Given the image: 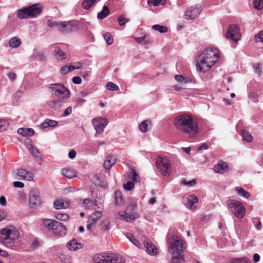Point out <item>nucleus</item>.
Instances as JSON below:
<instances>
[{
    "mask_svg": "<svg viewBox=\"0 0 263 263\" xmlns=\"http://www.w3.org/2000/svg\"><path fill=\"white\" fill-rule=\"evenodd\" d=\"M7 217V213L4 210H0V222Z\"/></svg>",
    "mask_w": 263,
    "mask_h": 263,
    "instance_id": "nucleus-59",
    "label": "nucleus"
},
{
    "mask_svg": "<svg viewBox=\"0 0 263 263\" xmlns=\"http://www.w3.org/2000/svg\"><path fill=\"white\" fill-rule=\"evenodd\" d=\"M44 224L52 233L56 235H62L66 233V229L61 223L55 220L46 219Z\"/></svg>",
    "mask_w": 263,
    "mask_h": 263,
    "instance_id": "nucleus-6",
    "label": "nucleus"
},
{
    "mask_svg": "<svg viewBox=\"0 0 263 263\" xmlns=\"http://www.w3.org/2000/svg\"><path fill=\"white\" fill-rule=\"evenodd\" d=\"M72 112V108L71 107L69 106L64 111L63 117H67L68 115H69Z\"/></svg>",
    "mask_w": 263,
    "mask_h": 263,
    "instance_id": "nucleus-58",
    "label": "nucleus"
},
{
    "mask_svg": "<svg viewBox=\"0 0 263 263\" xmlns=\"http://www.w3.org/2000/svg\"><path fill=\"white\" fill-rule=\"evenodd\" d=\"M175 79L176 81L180 83L186 82L185 78L182 75L175 76Z\"/></svg>",
    "mask_w": 263,
    "mask_h": 263,
    "instance_id": "nucleus-55",
    "label": "nucleus"
},
{
    "mask_svg": "<svg viewBox=\"0 0 263 263\" xmlns=\"http://www.w3.org/2000/svg\"><path fill=\"white\" fill-rule=\"evenodd\" d=\"M118 23L120 26L124 25L126 23L128 22V20L125 18L123 16H121L118 18Z\"/></svg>",
    "mask_w": 263,
    "mask_h": 263,
    "instance_id": "nucleus-54",
    "label": "nucleus"
},
{
    "mask_svg": "<svg viewBox=\"0 0 263 263\" xmlns=\"http://www.w3.org/2000/svg\"><path fill=\"white\" fill-rule=\"evenodd\" d=\"M144 246L146 249V252L150 255H156L158 253V249L156 246L149 241L144 242Z\"/></svg>",
    "mask_w": 263,
    "mask_h": 263,
    "instance_id": "nucleus-18",
    "label": "nucleus"
},
{
    "mask_svg": "<svg viewBox=\"0 0 263 263\" xmlns=\"http://www.w3.org/2000/svg\"><path fill=\"white\" fill-rule=\"evenodd\" d=\"M134 186V184L132 181H128L123 185L124 189L126 191L131 190Z\"/></svg>",
    "mask_w": 263,
    "mask_h": 263,
    "instance_id": "nucleus-51",
    "label": "nucleus"
},
{
    "mask_svg": "<svg viewBox=\"0 0 263 263\" xmlns=\"http://www.w3.org/2000/svg\"><path fill=\"white\" fill-rule=\"evenodd\" d=\"M47 24L50 27H57L58 29H59L60 23L56 21L49 20L47 22Z\"/></svg>",
    "mask_w": 263,
    "mask_h": 263,
    "instance_id": "nucleus-53",
    "label": "nucleus"
},
{
    "mask_svg": "<svg viewBox=\"0 0 263 263\" xmlns=\"http://www.w3.org/2000/svg\"><path fill=\"white\" fill-rule=\"evenodd\" d=\"M27 147L28 151L34 157L39 160H41L42 159L41 154L36 147L32 145V144H28L27 146Z\"/></svg>",
    "mask_w": 263,
    "mask_h": 263,
    "instance_id": "nucleus-23",
    "label": "nucleus"
},
{
    "mask_svg": "<svg viewBox=\"0 0 263 263\" xmlns=\"http://www.w3.org/2000/svg\"><path fill=\"white\" fill-rule=\"evenodd\" d=\"M41 12V9L37 5H33L29 7L18 10L17 15L21 19L33 18Z\"/></svg>",
    "mask_w": 263,
    "mask_h": 263,
    "instance_id": "nucleus-9",
    "label": "nucleus"
},
{
    "mask_svg": "<svg viewBox=\"0 0 263 263\" xmlns=\"http://www.w3.org/2000/svg\"><path fill=\"white\" fill-rule=\"evenodd\" d=\"M187 202L186 203V206L188 209H190L192 210H194L196 209L197 206L196 204L198 201V197L193 194L189 195L187 197Z\"/></svg>",
    "mask_w": 263,
    "mask_h": 263,
    "instance_id": "nucleus-17",
    "label": "nucleus"
},
{
    "mask_svg": "<svg viewBox=\"0 0 263 263\" xmlns=\"http://www.w3.org/2000/svg\"><path fill=\"white\" fill-rule=\"evenodd\" d=\"M128 177L129 179H132L133 181L137 182L140 181V177L138 174L136 173L135 170L133 169L130 171Z\"/></svg>",
    "mask_w": 263,
    "mask_h": 263,
    "instance_id": "nucleus-37",
    "label": "nucleus"
},
{
    "mask_svg": "<svg viewBox=\"0 0 263 263\" xmlns=\"http://www.w3.org/2000/svg\"><path fill=\"white\" fill-rule=\"evenodd\" d=\"M254 68L256 73L258 74L259 75L261 74V67L260 64H255L254 66Z\"/></svg>",
    "mask_w": 263,
    "mask_h": 263,
    "instance_id": "nucleus-57",
    "label": "nucleus"
},
{
    "mask_svg": "<svg viewBox=\"0 0 263 263\" xmlns=\"http://www.w3.org/2000/svg\"><path fill=\"white\" fill-rule=\"evenodd\" d=\"M174 122L176 128L189 138H195L199 133L197 121L191 114L179 115L175 118Z\"/></svg>",
    "mask_w": 263,
    "mask_h": 263,
    "instance_id": "nucleus-1",
    "label": "nucleus"
},
{
    "mask_svg": "<svg viewBox=\"0 0 263 263\" xmlns=\"http://www.w3.org/2000/svg\"><path fill=\"white\" fill-rule=\"evenodd\" d=\"M13 186L15 187L23 188L24 186V184L21 181H14Z\"/></svg>",
    "mask_w": 263,
    "mask_h": 263,
    "instance_id": "nucleus-60",
    "label": "nucleus"
},
{
    "mask_svg": "<svg viewBox=\"0 0 263 263\" xmlns=\"http://www.w3.org/2000/svg\"><path fill=\"white\" fill-rule=\"evenodd\" d=\"M157 171L164 176H168L172 173L170 160L166 157H158L156 161Z\"/></svg>",
    "mask_w": 263,
    "mask_h": 263,
    "instance_id": "nucleus-5",
    "label": "nucleus"
},
{
    "mask_svg": "<svg viewBox=\"0 0 263 263\" xmlns=\"http://www.w3.org/2000/svg\"><path fill=\"white\" fill-rule=\"evenodd\" d=\"M48 128H53L58 125V122L50 119L46 120Z\"/></svg>",
    "mask_w": 263,
    "mask_h": 263,
    "instance_id": "nucleus-52",
    "label": "nucleus"
},
{
    "mask_svg": "<svg viewBox=\"0 0 263 263\" xmlns=\"http://www.w3.org/2000/svg\"><path fill=\"white\" fill-rule=\"evenodd\" d=\"M152 28L160 33H165L167 31V28L164 26H160L159 25H155L152 26Z\"/></svg>",
    "mask_w": 263,
    "mask_h": 263,
    "instance_id": "nucleus-38",
    "label": "nucleus"
},
{
    "mask_svg": "<svg viewBox=\"0 0 263 263\" xmlns=\"http://www.w3.org/2000/svg\"><path fill=\"white\" fill-rule=\"evenodd\" d=\"M228 170L227 163L222 160L218 161V163L214 166V170L217 173L222 174Z\"/></svg>",
    "mask_w": 263,
    "mask_h": 263,
    "instance_id": "nucleus-19",
    "label": "nucleus"
},
{
    "mask_svg": "<svg viewBox=\"0 0 263 263\" xmlns=\"http://www.w3.org/2000/svg\"><path fill=\"white\" fill-rule=\"evenodd\" d=\"M255 8L260 10L263 8V0H252Z\"/></svg>",
    "mask_w": 263,
    "mask_h": 263,
    "instance_id": "nucleus-44",
    "label": "nucleus"
},
{
    "mask_svg": "<svg viewBox=\"0 0 263 263\" xmlns=\"http://www.w3.org/2000/svg\"><path fill=\"white\" fill-rule=\"evenodd\" d=\"M77 26L76 21H64L60 23L58 31L61 32L68 33L72 31Z\"/></svg>",
    "mask_w": 263,
    "mask_h": 263,
    "instance_id": "nucleus-12",
    "label": "nucleus"
},
{
    "mask_svg": "<svg viewBox=\"0 0 263 263\" xmlns=\"http://www.w3.org/2000/svg\"><path fill=\"white\" fill-rule=\"evenodd\" d=\"M20 236L19 230L14 225H7L0 229V243L6 247L12 246Z\"/></svg>",
    "mask_w": 263,
    "mask_h": 263,
    "instance_id": "nucleus-4",
    "label": "nucleus"
},
{
    "mask_svg": "<svg viewBox=\"0 0 263 263\" xmlns=\"http://www.w3.org/2000/svg\"><path fill=\"white\" fill-rule=\"evenodd\" d=\"M127 238L132 242L134 245L138 248L141 247V243L135 238L134 235L131 233H127L126 235Z\"/></svg>",
    "mask_w": 263,
    "mask_h": 263,
    "instance_id": "nucleus-33",
    "label": "nucleus"
},
{
    "mask_svg": "<svg viewBox=\"0 0 263 263\" xmlns=\"http://www.w3.org/2000/svg\"><path fill=\"white\" fill-rule=\"evenodd\" d=\"M219 58L218 50L212 48L206 49L199 57V61L196 64L197 70L203 72L209 71L218 61Z\"/></svg>",
    "mask_w": 263,
    "mask_h": 263,
    "instance_id": "nucleus-3",
    "label": "nucleus"
},
{
    "mask_svg": "<svg viewBox=\"0 0 263 263\" xmlns=\"http://www.w3.org/2000/svg\"><path fill=\"white\" fill-rule=\"evenodd\" d=\"M29 203L32 207L39 206L41 204V199L39 192L35 189L32 190L29 195Z\"/></svg>",
    "mask_w": 263,
    "mask_h": 263,
    "instance_id": "nucleus-13",
    "label": "nucleus"
},
{
    "mask_svg": "<svg viewBox=\"0 0 263 263\" xmlns=\"http://www.w3.org/2000/svg\"><path fill=\"white\" fill-rule=\"evenodd\" d=\"M61 101L58 98L53 100L49 101L47 102V106L52 109H55L60 106Z\"/></svg>",
    "mask_w": 263,
    "mask_h": 263,
    "instance_id": "nucleus-29",
    "label": "nucleus"
},
{
    "mask_svg": "<svg viewBox=\"0 0 263 263\" xmlns=\"http://www.w3.org/2000/svg\"><path fill=\"white\" fill-rule=\"evenodd\" d=\"M16 175L18 179L31 181L33 179V174L24 169H18L16 170Z\"/></svg>",
    "mask_w": 263,
    "mask_h": 263,
    "instance_id": "nucleus-15",
    "label": "nucleus"
},
{
    "mask_svg": "<svg viewBox=\"0 0 263 263\" xmlns=\"http://www.w3.org/2000/svg\"><path fill=\"white\" fill-rule=\"evenodd\" d=\"M62 174L67 178H72L76 176L74 170L71 168H64L62 170Z\"/></svg>",
    "mask_w": 263,
    "mask_h": 263,
    "instance_id": "nucleus-25",
    "label": "nucleus"
},
{
    "mask_svg": "<svg viewBox=\"0 0 263 263\" xmlns=\"http://www.w3.org/2000/svg\"><path fill=\"white\" fill-rule=\"evenodd\" d=\"M149 123V121L145 120L142 122L139 126L140 130L142 133H146L148 131V126Z\"/></svg>",
    "mask_w": 263,
    "mask_h": 263,
    "instance_id": "nucleus-35",
    "label": "nucleus"
},
{
    "mask_svg": "<svg viewBox=\"0 0 263 263\" xmlns=\"http://www.w3.org/2000/svg\"><path fill=\"white\" fill-rule=\"evenodd\" d=\"M108 253L97 254L95 255L93 260L95 263H107Z\"/></svg>",
    "mask_w": 263,
    "mask_h": 263,
    "instance_id": "nucleus-22",
    "label": "nucleus"
},
{
    "mask_svg": "<svg viewBox=\"0 0 263 263\" xmlns=\"http://www.w3.org/2000/svg\"><path fill=\"white\" fill-rule=\"evenodd\" d=\"M9 45L12 48L18 47L21 44V41L17 37H13L10 40L9 42Z\"/></svg>",
    "mask_w": 263,
    "mask_h": 263,
    "instance_id": "nucleus-36",
    "label": "nucleus"
},
{
    "mask_svg": "<svg viewBox=\"0 0 263 263\" xmlns=\"http://www.w3.org/2000/svg\"><path fill=\"white\" fill-rule=\"evenodd\" d=\"M107 263H124V259L120 255L108 253Z\"/></svg>",
    "mask_w": 263,
    "mask_h": 263,
    "instance_id": "nucleus-21",
    "label": "nucleus"
},
{
    "mask_svg": "<svg viewBox=\"0 0 263 263\" xmlns=\"http://www.w3.org/2000/svg\"><path fill=\"white\" fill-rule=\"evenodd\" d=\"M167 244L168 253L172 255L171 263H180L184 250L183 240L178 235H169L167 237Z\"/></svg>",
    "mask_w": 263,
    "mask_h": 263,
    "instance_id": "nucleus-2",
    "label": "nucleus"
},
{
    "mask_svg": "<svg viewBox=\"0 0 263 263\" xmlns=\"http://www.w3.org/2000/svg\"><path fill=\"white\" fill-rule=\"evenodd\" d=\"M67 248L71 251H77L83 247V245L78 242L76 239H72L67 244Z\"/></svg>",
    "mask_w": 263,
    "mask_h": 263,
    "instance_id": "nucleus-20",
    "label": "nucleus"
},
{
    "mask_svg": "<svg viewBox=\"0 0 263 263\" xmlns=\"http://www.w3.org/2000/svg\"><path fill=\"white\" fill-rule=\"evenodd\" d=\"M8 77L11 81H13L16 79V74L13 72H9L8 74Z\"/></svg>",
    "mask_w": 263,
    "mask_h": 263,
    "instance_id": "nucleus-62",
    "label": "nucleus"
},
{
    "mask_svg": "<svg viewBox=\"0 0 263 263\" xmlns=\"http://www.w3.org/2000/svg\"><path fill=\"white\" fill-rule=\"evenodd\" d=\"M255 41L256 43H261L263 44V30L260 31L255 36Z\"/></svg>",
    "mask_w": 263,
    "mask_h": 263,
    "instance_id": "nucleus-47",
    "label": "nucleus"
},
{
    "mask_svg": "<svg viewBox=\"0 0 263 263\" xmlns=\"http://www.w3.org/2000/svg\"><path fill=\"white\" fill-rule=\"evenodd\" d=\"M54 207L56 210H60L66 208L64 203L59 200H56L54 201Z\"/></svg>",
    "mask_w": 263,
    "mask_h": 263,
    "instance_id": "nucleus-46",
    "label": "nucleus"
},
{
    "mask_svg": "<svg viewBox=\"0 0 263 263\" xmlns=\"http://www.w3.org/2000/svg\"><path fill=\"white\" fill-rule=\"evenodd\" d=\"M103 37L108 45H111L112 44L114 40L111 34L109 32L105 33Z\"/></svg>",
    "mask_w": 263,
    "mask_h": 263,
    "instance_id": "nucleus-42",
    "label": "nucleus"
},
{
    "mask_svg": "<svg viewBox=\"0 0 263 263\" xmlns=\"http://www.w3.org/2000/svg\"><path fill=\"white\" fill-rule=\"evenodd\" d=\"M92 201L89 198H86L83 200L82 206L85 209H90V207L92 205Z\"/></svg>",
    "mask_w": 263,
    "mask_h": 263,
    "instance_id": "nucleus-40",
    "label": "nucleus"
},
{
    "mask_svg": "<svg viewBox=\"0 0 263 263\" xmlns=\"http://www.w3.org/2000/svg\"><path fill=\"white\" fill-rule=\"evenodd\" d=\"M101 216L102 213L96 211L90 216L89 220H90V221H92V223H96Z\"/></svg>",
    "mask_w": 263,
    "mask_h": 263,
    "instance_id": "nucleus-31",
    "label": "nucleus"
},
{
    "mask_svg": "<svg viewBox=\"0 0 263 263\" xmlns=\"http://www.w3.org/2000/svg\"><path fill=\"white\" fill-rule=\"evenodd\" d=\"M106 87L108 90H111V91H115V90H119V87L115 83H114L112 82H108L106 84Z\"/></svg>",
    "mask_w": 263,
    "mask_h": 263,
    "instance_id": "nucleus-45",
    "label": "nucleus"
},
{
    "mask_svg": "<svg viewBox=\"0 0 263 263\" xmlns=\"http://www.w3.org/2000/svg\"><path fill=\"white\" fill-rule=\"evenodd\" d=\"M182 183L184 185H186L191 186H193L195 184L196 181L195 180H193L192 181H183Z\"/></svg>",
    "mask_w": 263,
    "mask_h": 263,
    "instance_id": "nucleus-61",
    "label": "nucleus"
},
{
    "mask_svg": "<svg viewBox=\"0 0 263 263\" xmlns=\"http://www.w3.org/2000/svg\"><path fill=\"white\" fill-rule=\"evenodd\" d=\"M49 90L54 93L61 100L67 99L70 97V91L63 85L60 83H53L48 87Z\"/></svg>",
    "mask_w": 263,
    "mask_h": 263,
    "instance_id": "nucleus-7",
    "label": "nucleus"
},
{
    "mask_svg": "<svg viewBox=\"0 0 263 263\" xmlns=\"http://www.w3.org/2000/svg\"><path fill=\"white\" fill-rule=\"evenodd\" d=\"M53 53L54 55H55L59 60H62L66 59L65 53L64 51L61 50L59 47H55Z\"/></svg>",
    "mask_w": 263,
    "mask_h": 263,
    "instance_id": "nucleus-27",
    "label": "nucleus"
},
{
    "mask_svg": "<svg viewBox=\"0 0 263 263\" xmlns=\"http://www.w3.org/2000/svg\"><path fill=\"white\" fill-rule=\"evenodd\" d=\"M0 204L2 206H5L6 204V198L3 196L0 197Z\"/></svg>",
    "mask_w": 263,
    "mask_h": 263,
    "instance_id": "nucleus-64",
    "label": "nucleus"
},
{
    "mask_svg": "<svg viewBox=\"0 0 263 263\" xmlns=\"http://www.w3.org/2000/svg\"><path fill=\"white\" fill-rule=\"evenodd\" d=\"M109 12L108 7L106 6H104L102 11L98 13L97 18L99 20H103L109 15Z\"/></svg>",
    "mask_w": 263,
    "mask_h": 263,
    "instance_id": "nucleus-26",
    "label": "nucleus"
},
{
    "mask_svg": "<svg viewBox=\"0 0 263 263\" xmlns=\"http://www.w3.org/2000/svg\"><path fill=\"white\" fill-rule=\"evenodd\" d=\"M92 122L96 130V136H97V134H100L102 133L104 128L108 124V121L102 118L93 119Z\"/></svg>",
    "mask_w": 263,
    "mask_h": 263,
    "instance_id": "nucleus-14",
    "label": "nucleus"
},
{
    "mask_svg": "<svg viewBox=\"0 0 263 263\" xmlns=\"http://www.w3.org/2000/svg\"><path fill=\"white\" fill-rule=\"evenodd\" d=\"M110 223L107 220L103 221L101 224V229L103 231H107L109 229Z\"/></svg>",
    "mask_w": 263,
    "mask_h": 263,
    "instance_id": "nucleus-50",
    "label": "nucleus"
},
{
    "mask_svg": "<svg viewBox=\"0 0 263 263\" xmlns=\"http://www.w3.org/2000/svg\"><path fill=\"white\" fill-rule=\"evenodd\" d=\"M60 72L62 74H66L70 72L69 64H66L61 68Z\"/></svg>",
    "mask_w": 263,
    "mask_h": 263,
    "instance_id": "nucleus-49",
    "label": "nucleus"
},
{
    "mask_svg": "<svg viewBox=\"0 0 263 263\" xmlns=\"http://www.w3.org/2000/svg\"><path fill=\"white\" fill-rule=\"evenodd\" d=\"M240 36L239 26L235 24L230 25L226 34V37L228 39H231L235 42H237L240 40Z\"/></svg>",
    "mask_w": 263,
    "mask_h": 263,
    "instance_id": "nucleus-10",
    "label": "nucleus"
},
{
    "mask_svg": "<svg viewBox=\"0 0 263 263\" xmlns=\"http://www.w3.org/2000/svg\"><path fill=\"white\" fill-rule=\"evenodd\" d=\"M227 205L231 212L237 218L241 219L246 213V209L239 201L230 199L227 201Z\"/></svg>",
    "mask_w": 263,
    "mask_h": 263,
    "instance_id": "nucleus-8",
    "label": "nucleus"
},
{
    "mask_svg": "<svg viewBox=\"0 0 263 263\" xmlns=\"http://www.w3.org/2000/svg\"><path fill=\"white\" fill-rule=\"evenodd\" d=\"M72 82L74 84H79L82 82V79L79 76L74 77L72 78Z\"/></svg>",
    "mask_w": 263,
    "mask_h": 263,
    "instance_id": "nucleus-56",
    "label": "nucleus"
},
{
    "mask_svg": "<svg viewBox=\"0 0 263 263\" xmlns=\"http://www.w3.org/2000/svg\"><path fill=\"white\" fill-rule=\"evenodd\" d=\"M201 11V6L199 4L192 6L185 10L184 18L186 20L194 19L198 16Z\"/></svg>",
    "mask_w": 263,
    "mask_h": 263,
    "instance_id": "nucleus-11",
    "label": "nucleus"
},
{
    "mask_svg": "<svg viewBox=\"0 0 263 263\" xmlns=\"http://www.w3.org/2000/svg\"><path fill=\"white\" fill-rule=\"evenodd\" d=\"M115 163V159L112 157H108L104 163V166L105 168L109 170Z\"/></svg>",
    "mask_w": 263,
    "mask_h": 263,
    "instance_id": "nucleus-30",
    "label": "nucleus"
},
{
    "mask_svg": "<svg viewBox=\"0 0 263 263\" xmlns=\"http://www.w3.org/2000/svg\"><path fill=\"white\" fill-rule=\"evenodd\" d=\"M76 156V152L74 150H71L69 152L68 156L70 159H73Z\"/></svg>",
    "mask_w": 263,
    "mask_h": 263,
    "instance_id": "nucleus-63",
    "label": "nucleus"
},
{
    "mask_svg": "<svg viewBox=\"0 0 263 263\" xmlns=\"http://www.w3.org/2000/svg\"><path fill=\"white\" fill-rule=\"evenodd\" d=\"M55 217L59 220L63 221H66L69 219V216L65 213H56L55 215Z\"/></svg>",
    "mask_w": 263,
    "mask_h": 263,
    "instance_id": "nucleus-41",
    "label": "nucleus"
},
{
    "mask_svg": "<svg viewBox=\"0 0 263 263\" xmlns=\"http://www.w3.org/2000/svg\"><path fill=\"white\" fill-rule=\"evenodd\" d=\"M8 122L4 119L0 120V131H3L8 127Z\"/></svg>",
    "mask_w": 263,
    "mask_h": 263,
    "instance_id": "nucleus-48",
    "label": "nucleus"
},
{
    "mask_svg": "<svg viewBox=\"0 0 263 263\" xmlns=\"http://www.w3.org/2000/svg\"><path fill=\"white\" fill-rule=\"evenodd\" d=\"M241 135L243 137V140L247 142H250L253 140L252 136L248 132L243 130L241 132Z\"/></svg>",
    "mask_w": 263,
    "mask_h": 263,
    "instance_id": "nucleus-39",
    "label": "nucleus"
},
{
    "mask_svg": "<svg viewBox=\"0 0 263 263\" xmlns=\"http://www.w3.org/2000/svg\"><path fill=\"white\" fill-rule=\"evenodd\" d=\"M70 71L80 69L82 67V64L80 62H73L69 64Z\"/></svg>",
    "mask_w": 263,
    "mask_h": 263,
    "instance_id": "nucleus-43",
    "label": "nucleus"
},
{
    "mask_svg": "<svg viewBox=\"0 0 263 263\" xmlns=\"http://www.w3.org/2000/svg\"><path fill=\"white\" fill-rule=\"evenodd\" d=\"M231 263H252L247 257L235 258L231 259Z\"/></svg>",
    "mask_w": 263,
    "mask_h": 263,
    "instance_id": "nucleus-32",
    "label": "nucleus"
},
{
    "mask_svg": "<svg viewBox=\"0 0 263 263\" xmlns=\"http://www.w3.org/2000/svg\"><path fill=\"white\" fill-rule=\"evenodd\" d=\"M96 1L97 0H84L82 3V7L85 9L88 10Z\"/></svg>",
    "mask_w": 263,
    "mask_h": 263,
    "instance_id": "nucleus-34",
    "label": "nucleus"
},
{
    "mask_svg": "<svg viewBox=\"0 0 263 263\" xmlns=\"http://www.w3.org/2000/svg\"><path fill=\"white\" fill-rule=\"evenodd\" d=\"M17 133L23 136H31L34 135V131L32 128H20L17 129Z\"/></svg>",
    "mask_w": 263,
    "mask_h": 263,
    "instance_id": "nucleus-24",
    "label": "nucleus"
},
{
    "mask_svg": "<svg viewBox=\"0 0 263 263\" xmlns=\"http://www.w3.org/2000/svg\"><path fill=\"white\" fill-rule=\"evenodd\" d=\"M127 211L119 213V218L120 219L124 220L127 222H133L136 218L139 217L138 214L136 213L132 212L129 213Z\"/></svg>",
    "mask_w": 263,
    "mask_h": 263,
    "instance_id": "nucleus-16",
    "label": "nucleus"
},
{
    "mask_svg": "<svg viewBox=\"0 0 263 263\" xmlns=\"http://www.w3.org/2000/svg\"><path fill=\"white\" fill-rule=\"evenodd\" d=\"M235 191L239 195L245 198L248 199L250 197V193L245 190L242 187H236L235 189Z\"/></svg>",
    "mask_w": 263,
    "mask_h": 263,
    "instance_id": "nucleus-28",
    "label": "nucleus"
}]
</instances>
